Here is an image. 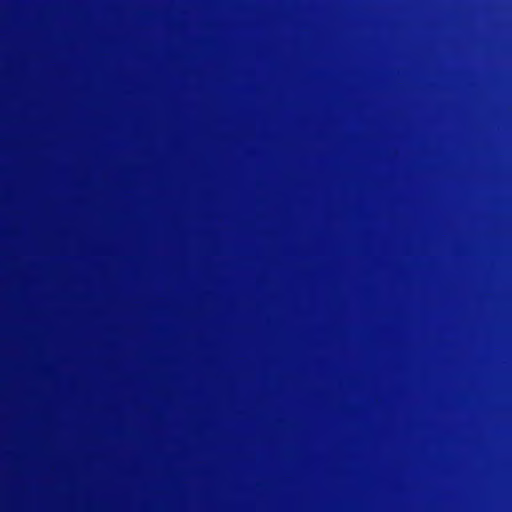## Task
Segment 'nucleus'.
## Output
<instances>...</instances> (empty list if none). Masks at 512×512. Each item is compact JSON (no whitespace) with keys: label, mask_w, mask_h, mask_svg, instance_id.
Returning <instances> with one entry per match:
<instances>
[{"label":"nucleus","mask_w":512,"mask_h":512,"mask_svg":"<svg viewBox=\"0 0 512 512\" xmlns=\"http://www.w3.org/2000/svg\"><path fill=\"white\" fill-rule=\"evenodd\" d=\"M450 43H452V0H450Z\"/></svg>","instance_id":"f03ea898"},{"label":"nucleus","mask_w":512,"mask_h":512,"mask_svg":"<svg viewBox=\"0 0 512 512\" xmlns=\"http://www.w3.org/2000/svg\"><path fill=\"white\" fill-rule=\"evenodd\" d=\"M439 512H448V236H439Z\"/></svg>","instance_id":"f257e3e1"}]
</instances>
